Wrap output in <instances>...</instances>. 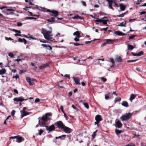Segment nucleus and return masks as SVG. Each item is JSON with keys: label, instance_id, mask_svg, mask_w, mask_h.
I'll use <instances>...</instances> for the list:
<instances>
[{"label": "nucleus", "instance_id": "obj_17", "mask_svg": "<svg viewBox=\"0 0 146 146\" xmlns=\"http://www.w3.org/2000/svg\"><path fill=\"white\" fill-rule=\"evenodd\" d=\"M73 35L74 36H76V37H77L78 38H80L81 37L80 36V33L78 31H76L74 33Z\"/></svg>", "mask_w": 146, "mask_h": 146}, {"label": "nucleus", "instance_id": "obj_49", "mask_svg": "<svg viewBox=\"0 0 146 146\" xmlns=\"http://www.w3.org/2000/svg\"><path fill=\"white\" fill-rule=\"evenodd\" d=\"M22 25V24L21 22H17V26L18 27L21 26Z\"/></svg>", "mask_w": 146, "mask_h": 146}, {"label": "nucleus", "instance_id": "obj_44", "mask_svg": "<svg viewBox=\"0 0 146 146\" xmlns=\"http://www.w3.org/2000/svg\"><path fill=\"white\" fill-rule=\"evenodd\" d=\"M26 80L28 82H30L31 81V78L29 77H27L26 78Z\"/></svg>", "mask_w": 146, "mask_h": 146}, {"label": "nucleus", "instance_id": "obj_38", "mask_svg": "<svg viewBox=\"0 0 146 146\" xmlns=\"http://www.w3.org/2000/svg\"><path fill=\"white\" fill-rule=\"evenodd\" d=\"M138 59H136V60H128L127 61V62H135L136 61H137Z\"/></svg>", "mask_w": 146, "mask_h": 146}, {"label": "nucleus", "instance_id": "obj_31", "mask_svg": "<svg viewBox=\"0 0 146 146\" xmlns=\"http://www.w3.org/2000/svg\"><path fill=\"white\" fill-rule=\"evenodd\" d=\"M115 133L117 135H118L119 134L121 133V131H120L119 130L117 129L115 130Z\"/></svg>", "mask_w": 146, "mask_h": 146}, {"label": "nucleus", "instance_id": "obj_27", "mask_svg": "<svg viewBox=\"0 0 146 146\" xmlns=\"http://www.w3.org/2000/svg\"><path fill=\"white\" fill-rule=\"evenodd\" d=\"M66 136V135H62L60 136H59L58 137H56V139H63L64 138H63V137H65Z\"/></svg>", "mask_w": 146, "mask_h": 146}, {"label": "nucleus", "instance_id": "obj_46", "mask_svg": "<svg viewBox=\"0 0 146 146\" xmlns=\"http://www.w3.org/2000/svg\"><path fill=\"white\" fill-rule=\"evenodd\" d=\"M39 134L40 135H41V134L44 132V131L42 129H40L39 130Z\"/></svg>", "mask_w": 146, "mask_h": 146}, {"label": "nucleus", "instance_id": "obj_4", "mask_svg": "<svg viewBox=\"0 0 146 146\" xmlns=\"http://www.w3.org/2000/svg\"><path fill=\"white\" fill-rule=\"evenodd\" d=\"M45 127L46 128V130L48 131V133L50 131H54L55 130V126L53 124L50 126L45 125Z\"/></svg>", "mask_w": 146, "mask_h": 146}, {"label": "nucleus", "instance_id": "obj_9", "mask_svg": "<svg viewBox=\"0 0 146 146\" xmlns=\"http://www.w3.org/2000/svg\"><path fill=\"white\" fill-rule=\"evenodd\" d=\"M16 139V142L19 143L22 142L24 140L23 137H20L19 135L17 136Z\"/></svg>", "mask_w": 146, "mask_h": 146}, {"label": "nucleus", "instance_id": "obj_50", "mask_svg": "<svg viewBox=\"0 0 146 146\" xmlns=\"http://www.w3.org/2000/svg\"><path fill=\"white\" fill-rule=\"evenodd\" d=\"M135 36V35L131 36H129V39L130 40V39H133L134 38V37Z\"/></svg>", "mask_w": 146, "mask_h": 146}, {"label": "nucleus", "instance_id": "obj_62", "mask_svg": "<svg viewBox=\"0 0 146 146\" xmlns=\"http://www.w3.org/2000/svg\"><path fill=\"white\" fill-rule=\"evenodd\" d=\"M72 92H69L68 93V96L69 97H70V96H71L72 95Z\"/></svg>", "mask_w": 146, "mask_h": 146}, {"label": "nucleus", "instance_id": "obj_5", "mask_svg": "<svg viewBox=\"0 0 146 146\" xmlns=\"http://www.w3.org/2000/svg\"><path fill=\"white\" fill-rule=\"evenodd\" d=\"M13 101L16 102H22L24 100H27V98H23L22 97H16L15 98L13 99Z\"/></svg>", "mask_w": 146, "mask_h": 146}, {"label": "nucleus", "instance_id": "obj_28", "mask_svg": "<svg viewBox=\"0 0 146 146\" xmlns=\"http://www.w3.org/2000/svg\"><path fill=\"white\" fill-rule=\"evenodd\" d=\"M73 19H82L83 18H82V17H80L79 15H76L75 16H74L73 17Z\"/></svg>", "mask_w": 146, "mask_h": 146}, {"label": "nucleus", "instance_id": "obj_16", "mask_svg": "<svg viewBox=\"0 0 146 146\" xmlns=\"http://www.w3.org/2000/svg\"><path fill=\"white\" fill-rule=\"evenodd\" d=\"M73 80L75 83V84L77 85H80V80L77 78H76L75 77H73Z\"/></svg>", "mask_w": 146, "mask_h": 146}, {"label": "nucleus", "instance_id": "obj_25", "mask_svg": "<svg viewBox=\"0 0 146 146\" xmlns=\"http://www.w3.org/2000/svg\"><path fill=\"white\" fill-rule=\"evenodd\" d=\"M127 49L129 50H132L134 48V47L133 46L129 44H127Z\"/></svg>", "mask_w": 146, "mask_h": 146}, {"label": "nucleus", "instance_id": "obj_35", "mask_svg": "<svg viewBox=\"0 0 146 146\" xmlns=\"http://www.w3.org/2000/svg\"><path fill=\"white\" fill-rule=\"evenodd\" d=\"M24 36L26 38H29L30 40H31V39H32V40L36 39L35 38H34L33 37L31 36H30L29 37H28V36H27L26 35H25Z\"/></svg>", "mask_w": 146, "mask_h": 146}, {"label": "nucleus", "instance_id": "obj_41", "mask_svg": "<svg viewBox=\"0 0 146 146\" xmlns=\"http://www.w3.org/2000/svg\"><path fill=\"white\" fill-rule=\"evenodd\" d=\"M125 13H126V12H125L124 13H123L122 14H121L119 15L118 16V17H123L124 16V15H125Z\"/></svg>", "mask_w": 146, "mask_h": 146}, {"label": "nucleus", "instance_id": "obj_10", "mask_svg": "<svg viewBox=\"0 0 146 146\" xmlns=\"http://www.w3.org/2000/svg\"><path fill=\"white\" fill-rule=\"evenodd\" d=\"M25 8H24L23 9L26 11H27L28 9H26V8H32L33 9H38V7L37 5H32L30 7H25Z\"/></svg>", "mask_w": 146, "mask_h": 146}, {"label": "nucleus", "instance_id": "obj_45", "mask_svg": "<svg viewBox=\"0 0 146 146\" xmlns=\"http://www.w3.org/2000/svg\"><path fill=\"white\" fill-rule=\"evenodd\" d=\"M13 78H15L16 79H17V78H19V76L17 74L16 76H13Z\"/></svg>", "mask_w": 146, "mask_h": 146}, {"label": "nucleus", "instance_id": "obj_3", "mask_svg": "<svg viewBox=\"0 0 146 146\" xmlns=\"http://www.w3.org/2000/svg\"><path fill=\"white\" fill-rule=\"evenodd\" d=\"M50 113H46L45 115L44 116H42L41 118L42 124L43 125H46L45 122L48 121L47 117L50 115Z\"/></svg>", "mask_w": 146, "mask_h": 146}, {"label": "nucleus", "instance_id": "obj_42", "mask_svg": "<svg viewBox=\"0 0 146 146\" xmlns=\"http://www.w3.org/2000/svg\"><path fill=\"white\" fill-rule=\"evenodd\" d=\"M102 19H100L98 18H97V19L95 20V21L96 22H99L101 23L102 22Z\"/></svg>", "mask_w": 146, "mask_h": 146}, {"label": "nucleus", "instance_id": "obj_56", "mask_svg": "<svg viewBox=\"0 0 146 146\" xmlns=\"http://www.w3.org/2000/svg\"><path fill=\"white\" fill-rule=\"evenodd\" d=\"M14 35L15 36H20L22 37H24V36H21V35L19 34H17V33L15 34Z\"/></svg>", "mask_w": 146, "mask_h": 146}, {"label": "nucleus", "instance_id": "obj_53", "mask_svg": "<svg viewBox=\"0 0 146 146\" xmlns=\"http://www.w3.org/2000/svg\"><path fill=\"white\" fill-rule=\"evenodd\" d=\"M40 101V99L38 98H36L35 100V102L36 103L37 102H39Z\"/></svg>", "mask_w": 146, "mask_h": 146}, {"label": "nucleus", "instance_id": "obj_47", "mask_svg": "<svg viewBox=\"0 0 146 146\" xmlns=\"http://www.w3.org/2000/svg\"><path fill=\"white\" fill-rule=\"evenodd\" d=\"M23 60H24V59H22ZM15 61H17L18 62H19L20 61H22V59H16L15 60Z\"/></svg>", "mask_w": 146, "mask_h": 146}, {"label": "nucleus", "instance_id": "obj_6", "mask_svg": "<svg viewBox=\"0 0 146 146\" xmlns=\"http://www.w3.org/2000/svg\"><path fill=\"white\" fill-rule=\"evenodd\" d=\"M26 108L24 107L22 110L20 111L21 113V118L28 114V112L26 111Z\"/></svg>", "mask_w": 146, "mask_h": 146}, {"label": "nucleus", "instance_id": "obj_34", "mask_svg": "<svg viewBox=\"0 0 146 146\" xmlns=\"http://www.w3.org/2000/svg\"><path fill=\"white\" fill-rule=\"evenodd\" d=\"M7 10L8 11H9L10 12V13L11 14H12L13 13L14 11L13 9H7Z\"/></svg>", "mask_w": 146, "mask_h": 146}, {"label": "nucleus", "instance_id": "obj_15", "mask_svg": "<svg viewBox=\"0 0 146 146\" xmlns=\"http://www.w3.org/2000/svg\"><path fill=\"white\" fill-rule=\"evenodd\" d=\"M106 41L107 44H113L114 42L116 41V40L115 39H107L106 40Z\"/></svg>", "mask_w": 146, "mask_h": 146}, {"label": "nucleus", "instance_id": "obj_11", "mask_svg": "<svg viewBox=\"0 0 146 146\" xmlns=\"http://www.w3.org/2000/svg\"><path fill=\"white\" fill-rule=\"evenodd\" d=\"M115 123L116 125V127H117L118 128H121L122 125V123L118 120H116Z\"/></svg>", "mask_w": 146, "mask_h": 146}, {"label": "nucleus", "instance_id": "obj_54", "mask_svg": "<svg viewBox=\"0 0 146 146\" xmlns=\"http://www.w3.org/2000/svg\"><path fill=\"white\" fill-rule=\"evenodd\" d=\"M135 145L133 143H130L127 144L126 146H135Z\"/></svg>", "mask_w": 146, "mask_h": 146}, {"label": "nucleus", "instance_id": "obj_8", "mask_svg": "<svg viewBox=\"0 0 146 146\" xmlns=\"http://www.w3.org/2000/svg\"><path fill=\"white\" fill-rule=\"evenodd\" d=\"M63 131L65 133H70L72 131V129L69 128V127L64 126L63 129Z\"/></svg>", "mask_w": 146, "mask_h": 146}, {"label": "nucleus", "instance_id": "obj_1", "mask_svg": "<svg viewBox=\"0 0 146 146\" xmlns=\"http://www.w3.org/2000/svg\"><path fill=\"white\" fill-rule=\"evenodd\" d=\"M49 28L50 30L49 31L43 28L41 29V33L43 34L44 38L47 40L50 39L52 36V29L50 27Z\"/></svg>", "mask_w": 146, "mask_h": 146}, {"label": "nucleus", "instance_id": "obj_32", "mask_svg": "<svg viewBox=\"0 0 146 146\" xmlns=\"http://www.w3.org/2000/svg\"><path fill=\"white\" fill-rule=\"evenodd\" d=\"M121 101V98L119 97H117L115 98V102H120Z\"/></svg>", "mask_w": 146, "mask_h": 146}, {"label": "nucleus", "instance_id": "obj_43", "mask_svg": "<svg viewBox=\"0 0 146 146\" xmlns=\"http://www.w3.org/2000/svg\"><path fill=\"white\" fill-rule=\"evenodd\" d=\"M60 109L62 111L64 115H65V114H66L64 112L63 109V107L62 106H61L60 107Z\"/></svg>", "mask_w": 146, "mask_h": 146}, {"label": "nucleus", "instance_id": "obj_20", "mask_svg": "<svg viewBox=\"0 0 146 146\" xmlns=\"http://www.w3.org/2000/svg\"><path fill=\"white\" fill-rule=\"evenodd\" d=\"M95 119L96 121L98 122H100L102 120V118L101 116L100 115H97L96 116Z\"/></svg>", "mask_w": 146, "mask_h": 146}, {"label": "nucleus", "instance_id": "obj_13", "mask_svg": "<svg viewBox=\"0 0 146 146\" xmlns=\"http://www.w3.org/2000/svg\"><path fill=\"white\" fill-rule=\"evenodd\" d=\"M108 3L110 9L113 10H114L113 8L112 5L113 3V0H106Z\"/></svg>", "mask_w": 146, "mask_h": 146}, {"label": "nucleus", "instance_id": "obj_33", "mask_svg": "<svg viewBox=\"0 0 146 146\" xmlns=\"http://www.w3.org/2000/svg\"><path fill=\"white\" fill-rule=\"evenodd\" d=\"M97 130H96L95 131H94L93 133V134L92 135V137L93 139L94 138H95V137L96 135V133L97 132Z\"/></svg>", "mask_w": 146, "mask_h": 146}, {"label": "nucleus", "instance_id": "obj_23", "mask_svg": "<svg viewBox=\"0 0 146 146\" xmlns=\"http://www.w3.org/2000/svg\"><path fill=\"white\" fill-rule=\"evenodd\" d=\"M126 24V21H125L124 22L120 23L119 24L117 25V26L121 27H125Z\"/></svg>", "mask_w": 146, "mask_h": 146}, {"label": "nucleus", "instance_id": "obj_29", "mask_svg": "<svg viewBox=\"0 0 146 146\" xmlns=\"http://www.w3.org/2000/svg\"><path fill=\"white\" fill-rule=\"evenodd\" d=\"M121 58L120 56H117L116 59L115 60L118 62H120L121 60Z\"/></svg>", "mask_w": 146, "mask_h": 146}, {"label": "nucleus", "instance_id": "obj_58", "mask_svg": "<svg viewBox=\"0 0 146 146\" xmlns=\"http://www.w3.org/2000/svg\"><path fill=\"white\" fill-rule=\"evenodd\" d=\"M110 61L113 64H114L115 63V62L114 61L113 59V58H111L110 59Z\"/></svg>", "mask_w": 146, "mask_h": 146}, {"label": "nucleus", "instance_id": "obj_64", "mask_svg": "<svg viewBox=\"0 0 146 146\" xmlns=\"http://www.w3.org/2000/svg\"><path fill=\"white\" fill-rule=\"evenodd\" d=\"M132 54L133 56H137V53L136 54H135V53L133 52H131V53Z\"/></svg>", "mask_w": 146, "mask_h": 146}, {"label": "nucleus", "instance_id": "obj_18", "mask_svg": "<svg viewBox=\"0 0 146 146\" xmlns=\"http://www.w3.org/2000/svg\"><path fill=\"white\" fill-rule=\"evenodd\" d=\"M49 65L48 64H44L39 67V69H43L49 66Z\"/></svg>", "mask_w": 146, "mask_h": 146}, {"label": "nucleus", "instance_id": "obj_48", "mask_svg": "<svg viewBox=\"0 0 146 146\" xmlns=\"http://www.w3.org/2000/svg\"><path fill=\"white\" fill-rule=\"evenodd\" d=\"M113 3H114L115 5L117 7H119L118 4L115 2V1L113 0Z\"/></svg>", "mask_w": 146, "mask_h": 146}, {"label": "nucleus", "instance_id": "obj_61", "mask_svg": "<svg viewBox=\"0 0 146 146\" xmlns=\"http://www.w3.org/2000/svg\"><path fill=\"white\" fill-rule=\"evenodd\" d=\"M146 13V11H142L141 12L140 14L141 15H144Z\"/></svg>", "mask_w": 146, "mask_h": 146}, {"label": "nucleus", "instance_id": "obj_57", "mask_svg": "<svg viewBox=\"0 0 146 146\" xmlns=\"http://www.w3.org/2000/svg\"><path fill=\"white\" fill-rule=\"evenodd\" d=\"M74 40L75 41L77 42L79 41L80 40L79 39V38H77V37H75L74 38Z\"/></svg>", "mask_w": 146, "mask_h": 146}, {"label": "nucleus", "instance_id": "obj_26", "mask_svg": "<svg viewBox=\"0 0 146 146\" xmlns=\"http://www.w3.org/2000/svg\"><path fill=\"white\" fill-rule=\"evenodd\" d=\"M6 72V70L4 68L0 70V74H4Z\"/></svg>", "mask_w": 146, "mask_h": 146}, {"label": "nucleus", "instance_id": "obj_55", "mask_svg": "<svg viewBox=\"0 0 146 146\" xmlns=\"http://www.w3.org/2000/svg\"><path fill=\"white\" fill-rule=\"evenodd\" d=\"M15 112V111L14 110H13L11 112V114L13 116Z\"/></svg>", "mask_w": 146, "mask_h": 146}, {"label": "nucleus", "instance_id": "obj_36", "mask_svg": "<svg viewBox=\"0 0 146 146\" xmlns=\"http://www.w3.org/2000/svg\"><path fill=\"white\" fill-rule=\"evenodd\" d=\"M25 19H33L35 20L36 19V18L31 17H25Z\"/></svg>", "mask_w": 146, "mask_h": 146}, {"label": "nucleus", "instance_id": "obj_22", "mask_svg": "<svg viewBox=\"0 0 146 146\" xmlns=\"http://www.w3.org/2000/svg\"><path fill=\"white\" fill-rule=\"evenodd\" d=\"M121 105L125 107H127L128 106V104L127 102L125 101H123L121 103Z\"/></svg>", "mask_w": 146, "mask_h": 146}, {"label": "nucleus", "instance_id": "obj_59", "mask_svg": "<svg viewBox=\"0 0 146 146\" xmlns=\"http://www.w3.org/2000/svg\"><path fill=\"white\" fill-rule=\"evenodd\" d=\"M18 41L19 42H21L23 41V38L22 39L21 38H19L18 39Z\"/></svg>", "mask_w": 146, "mask_h": 146}, {"label": "nucleus", "instance_id": "obj_14", "mask_svg": "<svg viewBox=\"0 0 146 146\" xmlns=\"http://www.w3.org/2000/svg\"><path fill=\"white\" fill-rule=\"evenodd\" d=\"M114 34L119 36H124L125 35V33L120 31H115L114 32Z\"/></svg>", "mask_w": 146, "mask_h": 146}, {"label": "nucleus", "instance_id": "obj_63", "mask_svg": "<svg viewBox=\"0 0 146 146\" xmlns=\"http://www.w3.org/2000/svg\"><path fill=\"white\" fill-rule=\"evenodd\" d=\"M82 3L83 5L84 6H86V3L84 1H82Z\"/></svg>", "mask_w": 146, "mask_h": 146}, {"label": "nucleus", "instance_id": "obj_30", "mask_svg": "<svg viewBox=\"0 0 146 146\" xmlns=\"http://www.w3.org/2000/svg\"><path fill=\"white\" fill-rule=\"evenodd\" d=\"M143 52L142 51L139 52L137 53V56H140L143 55Z\"/></svg>", "mask_w": 146, "mask_h": 146}, {"label": "nucleus", "instance_id": "obj_40", "mask_svg": "<svg viewBox=\"0 0 146 146\" xmlns=\"http://www.w3.org/2000/svg\"><path fill=\"white\" fill-rule=\"evenodd\" d=\"M84 105L85 107L86 108L88 109L89 108V106L87 103H84Z\"/></svg>", "mask_w": 146, "mask_h": 146}, {"label": "nucleus", "instance_id": "obj_19", "mask_svg": "<svg viewBox=\"0 0 146 146\" xmlns=\"http://www.w3.org/2000/svg\"><path fill=\"white\" fill-rule=\"evenodd\" d=\"M136 96V95L133 94H132L130 95L129 100L131 102H132V100L135 98Z\"/></svg>", "mask_w": 146, "mask_h": 146}, {"label": "nucleus", "instance_id": "obj_60", "mask_svg": "<svg viewBox=\"0 0 146 146\" xmlns=\"http://www.w3.org/2000/svg\"><path fill=\"white\" fill-rule=\"evenodd\" d=\"M5 39L6 40H13V39L11 38L10 37H9V38H7V37H5Z\"/></svg>", "mask_w": 146, "mask_h": 146}, {"label": "nucleus", "instance_id": "obj_12", "mask_svg": "<svg viewBox=\"0 0 146 146\" xmlns=\"http://www.w3.org/2000/svg\"><path fill=\"white\" fill-rule=\"evenodd\" d=\"M51 15L55 17H57L58 15V12L56 10H52Z\"/></svg>", "mask_w": 146, "mask_h": 146}, {"label": "nucleus", "instance_id": "obj_37", "mask_svg": "<svg viewBox=\"0 0 146 146\" xmlns=\"http://www.w3.org/2000/svg\"><path fill=\"white\" fill-rule=\"evenodd\" d=\"M102 22L103 23L105 24V25H106L107 23V22L108 21V19H107L106 20H103V19H102Z\"/></svg>", "mask_w": 146, "mask_h": 146}, {"label": "nucleus", "instance_id": "obj_51", "mask_svg": "<svg viewBox=\"0 0 146 146\" xmlns=\"http://www.w3.org/2000/svg\"><path fill=\"white\" fill-rule=\"evenodd\" d=\"M101 80H102L104 82H106V78L104 77H102L101 78Z\"/></svg>", "mask_w": 146, "mask_h": 146}, {"label": "nucleus", "instance_id": "obj_7", "mask_svg": "<svg viewBox=\"0 0 146 146\" xmlns=\"http://www.w3.org/2000/svg\"><path fill=\"white\" fill-rule=\"evenodd\" d=\"M56 123L59 129H62L65 126L63 123L60 121L56 122Z\"/></svg>", "mask_w": 146, "mask_h": 146}, {"label": "nucleus", "instance_id": "obj_21", "mask_svg": "<svg viewBox=\"0 0 146 146\" xmlns=\"http://www.w3.org/2000/svg\"><path fill=\"white\" fill-rule=\"evenodd\" d=\"M120 9L121 11H123L125 10L126 8V6H125L123 4L121 3L119 5Z\"/></svg>", "mask_w": 146, "mask_h": 146}, {"label": "nucleus", "instance_id": "obj_2", "mask_svg": "<svg viewBox=\"0 0 146 146\" xmlns=\"http://www.w3.org/2000/svg\"><path fill=\"white\" fill-rule=\"evenodd\" d=\"M132 113H128L122 115L120 117V119L122 121H127L129 120L131 117Z\"/></svg>", "mask_w": 146, "mask_h": 146}, {"label": "nucleus", "instance_id": "obj_52", "mask_svg": "<svg viewBox=\"0 0 146 146\" xmlns=\"http://www.w3.org/2000/svg\"><path fill=\"white\" fill-rule=\"evenodd\" d=\"M110 93H109L107 95H106L105 96V98L106 100H107L109 98V95Z\"/></svg>", "mask_w": 146, "mask_h": 146}, {"label": "nucleus", "instance_id": "obj_39", "mask_svg": "<svg viewBox=\"0 0 146 146\" xmlns=\"http://www.w3.org/2000/svg\"><path fill=\"white\" fill-rule=\"evenodd\" d=\"M8 56L11 58H13L14 57L13 54L11 52H9L8 54Z\"/></svg>", "mask_w": 146, "mask_h": 146}, {"label": "nucleus", "instance_id": "obj_24", "mask_svg": "<svg viewBox=\"0 0 146 146\" xmlns=\"http://www.w3.org/2000/svg\"><path fill=\"white\" fill-rule=\"evenodd\" d=\"M55 18L54 17H52L50 19H48L47 21L50 23L54 22L55 21Z\"/></svg>", "mask_w": 146, "mask_h": 146}]
</instances>
